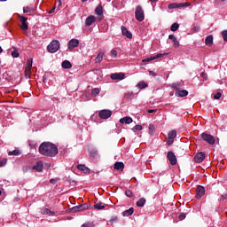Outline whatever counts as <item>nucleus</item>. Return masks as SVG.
Instances as JSON below:
<instances>
[{"label":"nucleus","instance_id":"obj_1","mask_svg":"<svg viewBox=\"0 0 227 227\" xmlns=\"http://www.w3.org/2000/svg\"><path fill=\"white\" fill-rule=\"evenodd\" d=\"M58 153V145L51 142H43L39 146V153L45 157H56Z\"/></svg>","mask_w":227,"mask_h":227},{"label":"nucleus","instance_id":"obj_2","mask_svg":"<svg viewBox=\"0 0 227 227\" xmlns=\"http://www.w3.org/2000/svg\"><path fill=\"white\" fill-rule=\"evenodd\" d=\"M47 49L51 54H54V52H58V51H59V41H51V43L48 45Z\"/></svg>","mask_w":227,"mask_h":227},{"label":"nucleus","instance_id":"obj_3","mask_svg":"<svg viewBox=\"0 0 227 227\" xmlns=\"http://www.w3.org/2000/svg\"><path fill=\"white\" fill-rule=\"evenodd\" d=\"M135 17L138 22H143V20H145V11H143V7H141V5L137 7Z\"/></svg>","mask_w":227,"mask_h":227},{"label":"nucleus","instance_id":"obj_4","mask_svg":"<svg viewBox=\"0 0 227 227\" xmlns=\"http://www.w3.org/2000/svg\"><path fill=\"white\" fill-rule=\"evenodd\" d=\"M88 208H90V206L88 204H83L73 207L67 209V212H72L73 214H75V212H82L84 210H88Z\"/></svg>","mask_w":227,"mask_h":227},{"label":"nucleus","instance_id":"obj_5","mask_svg":"<svg viewBox=\"0 0 227 227\" xmlns=\"http://www.w3.org/2000/svg\"><path fill=\"white\" fill-rule=\"evenodd\" d=\"M201 138L203 141H206L208 145H215V138L214 136L207 134V133H202L201 134Z\"/></svg>","mask_w":227,"mask_h":227},{"label":"nucleus","instance_id":"obj_6","mask_svg":"<svg viewBox=\"0 0 227 227\" xmlns=\"http://www.w3.org/2000/svg\"><path fill=\"white\" fill-rule=\"evenodd\" d=\"M98 116L99 118H101V120H107L108 118H111V116H113V111L111 110H101L98 113Z\"/></svg>","mask_w":227,"mask_h":227},{"label":"nucleus","instance_id":"obj_7","mask_svg":"<svg viewBox=\"0 0 227 227\" xmlns=\"http://www.w3.org/2000/svg\"><path fill=\"white\" fill-rule=\"evenodd\" d=\"M167 159L169 160L171 166H176V155L172 151L168 152L167 154Z\"/></svg>","mask_w":227,"mask_h":227},{"label":"nucleus","instance_id":"obj_8","mask_svg":"<svg viewBox=\"0 0 227 227\" xmlns=\"http://www.w3.org/2000/svg\"><path fill=\"white\" fill-rule=\"evenodd\" d=\"M19 19L21 22L20 27H21L22 31H27V29H29V27L27 26V18L19 15Z\"/></svg>","mask_w":227,"mask_h":227},{"label":"nucleus","instance_id":"obj_9","mask_svg":"<svg viewBox=\"0 0 227 227\" xmlns=\"http://www.w3.org/2000/svg\"><path fill=\"white\" fill-rule=\"evenodd\" d=\"M113 81H123L125 79V74L123 73H114L110 75Z\"/></svg>","mask_w":227,"mask_h":227},{"label":"nucleus","instance_id":"obj_10","mask_svg":"<svg viewBox=\"0 0 227 227\" xmlns=\"http://www.w3.org/2000/svg\"><path fill=\"white\" fill-rule=\"evenodd\" d=\"M196 198L197 200H201L205 196V187L199 185L196 189Z\"/></svg>","mask_w":227,"mask_h":227},{"label":"nucleus","instance_id":"obj_11","mask_svg":"<svg viewBox=\"0 0 227 227\" xmlns=\"http://www.w3.org/2000/svg\"><path fill=\"white\" fill-rule=\"evenodd\" d=\"M95 13L98 16V20H102L104 19V9L102 5H98L95 9Z\"/></svg>","mask_w":227,"mask_h":227},{"label":"nucleus","instance_id":"obj_12","mask_svg":"<svg viewBox=\"0 0 227 227\" xmlns=\"http://www.w3.org/2000/svg\"><path fill=\"white\" fill-rule=\"evenodd\" d=\"M205 153L203 152H200V153H198L195 156H194V160L197 162V163H201L203 162V160H205Z\"/></svg>","mask_w":227,"mask_h":227},{"label":"nucleus","instance_id":"obj_13","mask_svg":"<svg viewBox=\"0 0 227 227\" xmlns=\"http://www.w3.org/2000/svg\"><path fill=\"white\" fill-rule=\"evenodd\" d=\"M121 29L123 36H127L128 38L132 39V33H130L129 29H127V27L121 26Z\"/></svg>","mask_w":227,"mask_h":227},{"label":"nucleus","instance_id":"obj_14","mask_svg":"<svg viewBox=\"0 0 227 227\" xmlns=\"http://www.w3.org/2000/svg\"><path fill=\"white\" fill-rule=\"evenodd\" d=\"M79 45V40L77 39H71L68 43V49H75Z\"/></svg>","mask_w":227,"mask_h":227},{"label":"nucleus","instance_id":"obj_15","mask_svg":"<svg viewBox=\"0 0 227 227\" xmlns=\"http://www.w3.org/2000/svg\"><path fill=\"white\" fill-rule=\"evenodd\" d=\"M77 169H79L80 171H82L83 173H86V174L91 173V169H90V168H88L82 164L77 165Z\"/></svg>","mask_w":227,"mask_h":227},{"label":"nucleus","instance_id":"obj_16","mask_svg":"<svg viewBox=\"0 0 227 227\" xmlns=\"http://www.w3.org/2000/svg\"><path fill=\"white\" fill-rule=\"evenodd\" d=\"M120 123H125V125H130V123H132V121H134V120L131 119V117L126 116L123 117L121 119H120Z\"/></svg>","mask_w":227,"mask_h":227},{"label":"nucleus","instance_id":"obj_17","mask_svg":"<svg viewBox=\"0 0 227 227\" xmlns=\"http://www.w3.org/2000/svg\"><path fill=\"white\" fill-rule=\"evenodd\" d=\"M95 20H97V18H95V16H93V15H90V16L87 17V19L85 20V25L91 26L92 24H94Z\"/></svg>","mask_w":227,"mask_h":227},{"label":"nucleus","instance_id":"obj_18","mask_svg":"<svg viewBox=\"0 0 227 227\" xmlns=\"http://www.w3.org/2000/svg\"><path fill=\"white\" fill-rule=\"evenodd\" d=\"M33 169H35V171H38L39 173L43 170V162L37 161L36 164L33 167Z\"/></svg>","mask_w":227,"mask_h":227},{"label":"nucleus","instance_id":"obj_19","mask_svg":"<svg viewBox=\"0 0 227 227\" xmlns=\"http://www.w3.org/2000/svg\"><path fill=\"white\" fill-rule=\"evenodd\" d=\"M125 168V164L123 162L117 161L114 163V168L117 169V171H123V168Z\"/></svg>","mask_w":227,"mask_h":227},{"label":"nucleus","instance_id":"obj_20","mask_svg":"<svg viewBox=\"0 0 227 227\" xmlns=\"http://www.w3.org/2000/svg\"><path fill=\"white\" fill-rule=\"evenodd\" d=\"M212 43H214V35H209L206 37L205 44L211 47Z\"/></svg>","mask_w":227,"mask_h":227},{"label":"nucleus","instance_id":"obj_21","mask_svg":"<svg viewBox=\"0 0 227 227\" xmlns=\"http://www.w3.org/2000/svg\"><path fill=\"white\" fill-rule=\"evenodd\" d=\"M168 39L172 40L173 42V45L174 47H179L180 46V43L178 42V40L176 39V37L175 36V35H168Z\"/></svg>","mask_w":227,"mask_h":227},{"label":"nucleus","instance_id":"obj_22","mask_svg":"<svg viewBox=\"0 0 227 227\" xmlns=\"http://www.w3.org/2000/svg\"><path fill=\"white\" fill-rule=\"evenodd\" d=\"M61 67L66 70H70V68H72V63L68 60H64L61 64Z\"/></svg>","mask_w":227,"mask_h":227},{"label":"nucleus","instance_id":"obj_23","mask_svg":"<svg viewBox=\"0 0 227 227\" xmlns=\"http://www.w3.org/2000/svg\"><path fill=\"white\" fill-rule=\"evenodd\" d=\"M94 207L96 208V210H104V208H106V206H104V203L99 200L95 202Z\"/></svg>","mask_w":227,"mask_h":227},{"label":"nucleus","instance_id":"obj_24","mask_svg":"<svg viewBox=\"0 0 227 227\" xmlns=\"http://www.w3.org/2000/svg\"><path fill=\"white\" fill-rule=\"evenodd\" d=\"M42 214L43 215H51V216H53L56 215V213H54L53 211H51L49 208H43Z\"/></svg>","mask_w":227,"mask_h":227},{"label":"nucleus","instance_id":"obj_25","mask_svg":"<svg viewBox=\"0 0 227 227\" xmlns=\"http://www.w3.org/2000/svg\"><path fill=\"white\" fill-rule=\"evenodd\" d=\"M189 95V91L183 90H178L176 92V97H187Z\"/></svg>","mask_w":227,"mask_h":227},{"label":"nucleus","instance_id":"obj_26","mask_svg":"<svg viewBox=\"0 0 227 227\" xmlns=\"http://www.w3.org/2000/svg\"><path fill=\"white\" fill-rule=\"evenodd\" d=\"M33 67V59H28L25 67L26 72H31V68Z\"/></svg>","mask_w":227,"mask_h":227},{"label":"nucleus","instance_id":"obj_27","mask_svg":"<svg viewBox=\"0 0 227 227\" xmlns=\"http://www.w3.org/2000/svg\"><path fill=\"white\" fill-rule=\"evenodd\" d=\"M22 154V152L19 149H15L13 151H9L8 152V155L12 156V155H14V156H19V155H21Z\"/></svg>","mask_w":227,"mask_h":227},{"label":"nucleus","instance_id":"obj_28","mask_svg":"<svg viewBox=\"0 0 227 227\" xmlns=\"http://www.w3.org/2000/svg\"><path fill=\"white\" fill-rule=\"evenodd\" d=\"M134 214V207H130L122 213L124 217H129V215H132Z\"/></svg>","mask_w":227,"mask_h":227},{"label":"nucleus","instance_id":"obj_29","mask_svg":"<svg viewBox=\"0 0 227 227\" xmlns=\"http://www.w3.org/2000/svg\"><path fill=\"white\" fill-rule=\"evenodd\" d=\"M12 51L11 55L13 58H19L20 56V53H19V50L16 47H12Z\"/></svg>","mask_w":227,"mask_h":227},{"label":"nucleus","instance_id":"obj_30","mask_svg":"<svg viewBox=\"0 0 227 227\" xmlns=\"http://www.w3.org/2000/svg\"><path fill=\"white\" fill-rule=\"evenodd\" d=\"M137 86L139 88V90H145V88H148V83L145 82H139Z\"/></svg>","mask_w":227,"mask_h":227},{"label":"nucleus","instance_id":"obj_31","mask_svg":"<svg viewBox=\"0 0 227 227\" xmlns=\"http://www.w3.org/2000/svg\"><path fill=\"white\" fill-rule=\"evenodd\" d=\"M146 203V199L141 198L137 202V207H145V204Z\"/></svg>","mask_w":227,"mask_h":227},{"label":"nucleus","instance_id":"obj_32","mask_svg":"<svg viewBox=\"0 0 227 227\" xmlns=\"http://www.w3.org/2000/svg\"><path fill=\"white\" fill-rule=\"evenodd\" d=\"M103 59H104V53L100 52V53L97 56L95 61H96V63H101Z\"/></svg>","mask_w":227,"mask_h":227},{"label":"nucleus","instance_id":"obj_33","mask_svg":"<svg viewBox=\"0 0 227 227\" xmlns=\"http://www.w3.org/2000/svg\"><path fill=\"white\" fill-rule=\"evenodd\" d=\"M168 137H169L170 139H175V137H176V130L169 131L168 134Z\"/></svg>","mask_w":227,"mask_h":227},{"label":"nucleus","instance_id":"obj_34","mask_svg":"<svg viewBox=\"0 0 227 227\" xmlns=\"http://www.w3.org/2000/svg\"><path fill=\"white\" fill-rule=\"evenodd\" d=\"M170 86L172 90H180L182 88V84L180 82L172 83Z\"/></svg>","mask_w":227,"mask_h":227},{"label":"nucleus","instance_id":"obj_35","mask_svg":"<svg viewBox=\"0 0 227 227\" xmlns=\"http://www.w3.org/2000/svg\"><path fill=\"white\" fill-rule=\"evenodd\" d=\"M155 132V126L153 124L149 125V134L150 136H153Z\"/></svg>","mask_w":227,"mask_h":227},{"label":"nucleus","instance_id":"obj_36","mask_svg":"<svg viewBox=\"0 0 227 227\" xmlns=\"http://www.w3.org/2000/svg\"><path fill=\"white\" fill-rule=\"evenodd\" d=\"M180 27V25L178 23H174L171 27H170V30L171 31H178V28Z\"/></svg>","mask_w":227,"mask_h":227},{"label":"nucleus","instance_id":"obj_37","mask_svg":"<svg viewBox=\"0 0 227 227\" xmlns=\"http://www.w3.org/2000/svg\"><path fill=\"white\" fill-rule=\"evenodd\" d=\"M99 93H100V89H98V88H95L91 91V95L93 97H97V95H98Z\"/></svg>","mask_w":227,"mask_h":227},{"label":"nucleus","instance_id":"obj_38","mask_svg":"<svg viewBox=\"0 0 227 227\" xmlns=\"http://www.w3.org/2000/svg\"><path fill=\"white\" fill-rule=\"evenodd\" d=\"M132 130H133L134 132H137V131H139V130H143V126L137 124V125H136L135 127L132 128Z\"/></svg>","mask_w":227,"mask_h":227},{"label":"nucleus","instance_id":"obj_39","mask_svg":"<svg viewBox=\"0 0 227 227\" xmlns=\"http://www.w3.org/2000/svg\"><path fill=\"white\" fill-rule=\"evenodd\" d=\"M118 221H119L118 216L113 215V216L111 217V219H110V223H111V224H114V223H118Z\"/></svg>","mask_w":227,"mask_h":227},{"label":"nucleus","instance_id":"obj_40","mask_svg":"<svg viewBox=\"0 0 227 227\" xmlns=\"http://www.w3.org/2000/svg\"><path fill=\"white\" fill-rule=\"evenodd\" d=\"M168 10H175V8H178V4L172 3V4H168Z\"/></svg>","mask_w":227,"mask_h":227},{"label":"nucleus","instance_id":"obj_41","mask_svg":"<svg viewBox=\"0 0 227 227\" xmlns=\"http://www.w3.org/2000/svg\"><path fill=\"white\" fill-rule=\"evenodd\" d=\"M125 195H126L128 198H133L134 193H132V191L127 190V191L125 192Z\"/></svg>","mask_w":227,"mask_h":227},{"label":"nucleus","instance_id":"obj_42","mask_svg":"<svg viewBox=\"0 0 227 227\" xmlns=\"http://www.w3.org/2000/svg\"><path fill=\"white\" fill-rule=\"evenodd\" d=\"M6 162H8V160H6V158L0 160V168H3V166H6Z\"/></svg>","mask_w":227,"mask_h":227},{"label":"nucleus","instance_id":"obj_43","mask_svg":"<svg viewBox=\"0 0 227 227\" xmlns=\"http://www.w3.org/2000/svg\"><path fill=\"white\" fill-rule=\"evenodd\" d=\"M173 143H175V138H169V137H168L167 145H168V146H171V145H173Z\"/></svg>","mask_w":227,"mask_h":227},{"label":"nucleus","instance_id":"obj_44","mask_svg":"<svg viewBox=\"0 0 227 227\" xmlns=\"http://www.w3.org/2000/svg\"><path fill=\"white\" fill-rule=\"evenodd\" d=\"M223 97V94L221 92H217L216 94L214 95L215 100H219Z\"/></svg>","mask_w":227,"mask_h":227},{"label":"nucleus","instance_id":"obj_45","mask_svg":"<svg viewBox=\"0 0 227 227\" xmlns=\"http://www.w3.org/2000/svg\"><path fill=\"white\" fill-rule=\"evenodd\" d=\"M167 54L168 53H164V54H162V53H160V54H157L156 56H153V59H159V58H162V56H167Z\"/></svg>","mask_w":227,"mask_h":227},{"label":"nucleus","instance_id":"obj_46","mask_svg":"<svg viewBox=\"0 0 227 227\" xmlns=\"http://www.w3.org/2000/svg\"><path fill=\"white\" fill-rule=\"evenodd\" d=\"M222 36H223L224 42H227V30H223L222 32Z\"/></svg>","mask_w":227,"mask_h":227},{"label":"nucleus","instance_id":"obj_47","mask_svg":"<svg viewBox=\"0 0 227 227\" xmlns=\"http://www.w3.org/2000/svg\"><path fill=\"white\" fill-rule=\"evenodd\" d=\"M153 57H150V58H147V59H144L143 60H142V62L143 63H148V62H150V61H153Z\"/></svg>","mask_w":227,"mask_h":227},{"label":"nucleus","instance_id":"obj_48","mask_svg":"<svg viewBox=\"0 0 227 227\" xmlns=\"http://www.w3.org/2000/svg\"><path fill=\"white\" fill-rule=\"evenodd\" d=\"M110 54L113 58H116V56H118V52L116 51V50H112L110 51Z\"/></svg>","mask_w":227,"mask_h":227},{"label":"nucleus","instance_id":"obj_49","mask_svg":"<svg viewBox=\"0 0 227 227\" xmlns=\"http://www.w3.org/2000/svg\"><path fill=\"white\" fill-rule=\"evenodd\" d=\"M179 221H184L185 219V213H180L178 215Z\"/></svg>","mask_w":227,"mask_h":227},{"label":"nucleus","instance_id":"obj_50","mask_svg":"<svg viewBox=\"0 0 227 227\" xmlns=\"http://www.w3.org/2000/svg\"><path fill=\"white\" fill-rule=\"evenodd\" d=\"M201 77H202L205 81H207V79H208V75H207V73H205V72H202V73H201Z\"/></svg>","mask_w":227,"mask_h":227},{"label":"nucleus","instance_id":"obj_51","mask_svg":"<svg viewBox=\"0 0 227 227\" xmlns=\"http://www.w3.org/2000/svg\"><path fill=\"white\" fill-rule=\"evenodd\" d=\"M28 12H31V8L30 7H24L23 8V12L24 13H28Z\"/></svg>","mask_w":227,"mask_h":227},{"label":"nucleus","instance_id":"obj_52","mask_svg":"<svg viewBox=\"0 0 227 227\" xmlns=\"http://www.w3.org/2000/svg\"><path fill=\"white\" fill-rule=\"evenodd\" d=\"M153 113H157V109H149V110H147V114H153Z\"/></svg>","mask_w":227,"mask_h":227},{"label":"nucleus","instance_id":"obj_53","mask_svg":"<svg viewBox=\"0 0 227 227\" xmlns=\"http://www.w3.org/2000/svg\"><path fill=\"white\" fill-rule=\"evenodd\" d=\"M30 74H31V71L30 72L28 70L26 71V69H25V77H26V79H29Z\"/></svg>","mask_w":227,"mask_h":227},{"label":"nucleus","instance_id":"obj_54","mask_svg":"<svg viewBox=\"0 0 227 227\" xmlns=\"http://www.w3.org/2000/svg\"><path fill=\"white\" fill-rule=\"evenodd\" d=\"M59 180V178L51 179L50 184H56V182H58Z\"/></svg>","mask_w":227,"mask_h":227},{"label":"nucleus","instance_id":"obj_55","mask_svg":"<svg viewBox=\"0 0 227 227\" xmlns=\"http://www.w3.org/2000/svg\"><path fill=\"white\" fill-rule=\"evenodd\" d=\"M54 12H56V6L52 7V9L48 12V13H50V15H51V14L54 13Z\"/></svg>","mask_w":227,"mask_h":227},{"label":"nucleus","instance_id":"obj_56","mask_svg":"<svg viewBox=\"0 0 227 227\" xmlns=\"http://www.w3.org/2000/svg\"><path fill=\"white\" fill-rule=\"evenodd\" d=\"M149 75H153V77H157V74L153 71H149Z\"/></svg>","mask_w":227,"mask_h":227},{"label":"nucleus","instance_id":"obj_57","mask_svg":"<svg viewBox=\"0 0 227 227\" xmlns=\"http://www.w3.org/2000/svg\"><path fill=\"white\" fill-rule=\"evenodd\" d=\"M96 155H97V151H92L90 153V157H96Z\"/></svg>","mask_w":227,"mask_h":227},{"label":"nucleus","instance_id":"obj_58","mask_svg":"<svg viewBox=\"0 0 227 227\" xmlns=\"http://www.w3.org/2000/svg\"><path fill=\"white\" fill-rule=\"evenodd\" d=\"M177 8H184V3L177 4Z\"/></svg>","mask_w":227,"mask_h":227},{"label":"nucleus","instance_id":"obj_59","mask_svg":"<svg viewBox=\"0 0 227 227\" xmlns=\"http://www.w3.org/2000/svg\"><path fill=\"white\" fill-rule=\"evenodd\" d=\"M193 29H194V31H199L200 30V25L195 26Z\"/></svg>","mask_w":227,"mask_h":227},{"label":"nucleus","instance_id":"obj_60","mask_svg":"<svg viewBox=\"0 0 227 227\" xmlns=\"http://www.w3.org/2000/svg\"><path fill=\"white\" fill-rule=\"evenodd\" d=\"M221 200H227V194L222 195Z\"/></svg>","mask_w":227,"mask_h":227},{"label":"nucleus","instance_id":"obj_61","mask_svg":"<svg viewBox=\"0 0 227 227\" xmlns=\"http://www.w3.org/2000/svg\"><path fill=\"white\" fill-rule=\"evenodd\" d=\"M184 8H185L187 6H191V4L190 3H184Z\"/></svg>","mask_w":227,"mask_h":227},{"label":"nucleus","instance_id":"obj_62","mask_svg":"<svg viewBox=\"0 0 227 227\" xmlns=\"http://www.w3.org/2000/svg\"><path fill=\"white\" fill-rule=\"evenodd\" d=\"M82 226V227H90V226L88 225V223H83Z\"/></svg>","mask_w":227,"mask_h":227},{"label":"nucleus","instance_id":"obj_63","mask_svg":"<svg viewBox=\"0 0 227 227\" xmlns=\"http://www.w3.org/2000/svg\"><path fill=\"white\" fill-rule=\"evenodd\" d=\"M151 3H157L159 0H149Z\"/></svg>","mask_w":227,"mask_h":227},{"label":"nucleus","instance_id":"obj_64","mask_svg":"<svg viewBox=\"0 0 227 227\" xmlns=\"http://www.w3.org/2000/svg\"><path fill=\"white\" fill-rule=\"evenodd\" d=\"M0 52H3V48L0 46Z\"/></svg>","mask_w":227,"mask_h":227}]
</instances>
